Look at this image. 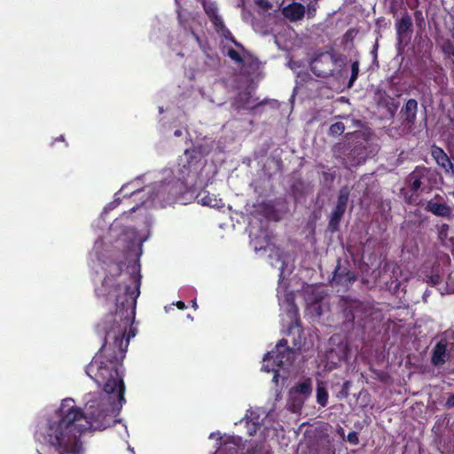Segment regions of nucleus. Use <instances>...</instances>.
Returning <instances> with one entry per match:
<instances>
[{
	"mask_svg": "<svg viewBox=\"0 0 454 454\" xmlns=\"http://www.w3.org/2000/svg\"><path fill=\"white\" fill-rule=\"evenodd\" d=\"M122 262H114L96 289V294L106 300L114 299L115 312L107 314L98 324L97 332L104 342L86 366V373L98 387L101 394L125 401V385L122 361L125 357L130 334L127 330L135 320L137 299L140 294L141 275L137 272L125 275L121 279Z\"/></svg>",
	"mask_w": 454,
	"mask_h": 454,
	"instance_id": "f257e3e1",
	"label": "nucleus"
},
{
	"mask_svg": "<svg viewBox=\"0 0 454 454\" xmlns=\"http://www.w3.org/2000/svg\"><path fill=\"white\" fill-rule=\"evenodd\" d=\"M80 408L74 405L73 399H64L54 415L47 419L44 427L35 433L49 447L59 454H84L81 436Z\"/></svg>",
	"mask_w": 454,
	"mask_h": 454,
	"instance_id": "f03ea898",
	"label": "nucleus"
},
{
	"mask_svg": "<svg viewBox=\"0 0 454 454\" xmlns=\"http://www.w3.org/2000/svg\"><path fill=\"white\" fill-rule=\"evenodd\" d=\"M125 401L109 395L100 394L98 397L89 400L85 406V411L80 409L81 429L85 433L88 430H105L118 421L116 419Z\"/></svg>",
	"mask_w": 454,
	"mask_h": 454,
	"instance_id": "7ed1b4c3",
	"label": "nucleus"
},
{
	"mask_svg": "<svg viewBox=\"0 0 454 454\" xmlns=\"http://www.w3.org/2000/svg\"><path fill=\"white\" fill-rule=\"evenodd\" d=\"M200 160V154L195 149H186L184 158L178 162V176L171 180L162 181L157 189L156 197L165 205H172L189 191L186 178L194 166Z\"/></svg>",
	"mask_w": 454,
	"mask_h": 454,
	"instance_id": "20e7f679",
	"label": "nucleus"
},
{
	"mask_svg": "<svg viewBox=\"0 0 454 454\" xmlns=\"http://www.w3.org/2000/svg\"><path fill=\"white\" fill-rule=\"evenodd\" d=\"M345 56L336 53L333 48L315 55L310 61V69L317 77L326 78L333 75L337 67L345 65Z\"/></svg>",
	"mask_w": 454,
	"mask_h": 454,
	"instance_id": "39448f33",
	"label": "nucleus"
},
{
	"mask_svg": "<svg viewBox=\"0 0 454 454\" xmlns=\"http://www.w3.org/2000/svg\"><path fill=\"white\" fill-rule=\"evenodd\" d=\"M295 359V350L287 345L286 339L280 340L275 348L267 352L263 356V369L270 372H278V368L288 367Z\"/></svg>",
	"mask_w": 454,
	"mask_h": 454,
	"instance_id": "423d86ee",
	"label": "nucleus"
},
{
	"mask_svg": "<svg viewBox=\"0 0 454 454\" xmlns=\"http://www.w3.org/2000/svg\"><path fill=\"white\" fill-rule=\"evenodd\" d=\"M343 316L346 322L353 323L356 320L357 324L365 327L369 317L375 313L374 307L368 301L351 300L348 297L343 298Z\"/></svg>",
	"mask_w": 454,
	"mask_h": 454,
	"instance_id": "0eeeda50",
	"label": "nucleus"
},
{
	"mask_svg": "<svg viewBox=\"0 0 454 454\" xmlns=\"http://www.w3.org/2000/svg\"><path fill=\"white\" fill-rule=\"evenodd\" d=\"M333 151L334 157L341 160L345 168L359 166L366 160L365 147L361 144L351 146L349 144L339 143Z\"/></svg>",
	"mask_w": 454,
	"mask_h": 454,
	"instance_id": "6e6552de",
	"label": "nucleus"
},
{
	"mask_svg": "<svg viewBox=\"0 0 454 454\" xmlns=\"http://www.w3.org/2000/svg\"><path fill=\"white\" fill-rule=\"evenodd\" d=\"M407 182L412 193L431 192L436 183V172L425 166H417L408 176Z\"/></svg>",
	"mask_w": 454,
	"mask_h": 454,
	"instance_id": "1a4fd4ad",
	"label": "nucleus"
},
{
	"mask_svg": "<svg viewBox=\"0 0 454 454\" xmlns=\"http://www.w3.org/2000/svg\"><path fill=\"white\" fill-rule=\"evenodd\" d=\"M350 190L348 186H342L338 192L337 201L330 215L327 229L331 232H336L340 229V223L348 207Z\"/></svg>",
	"mask_w": 454,
	"mask_h": 454,
	"instance_id": "9d476101",
	"label": "nucleus"
},
{
	"mask_svg": "<svg viewBox=\"0 0 454 454\" xmlns=\"http://www.w3.org/2000/svg\"><path fill=\"white\" fill-rule=\"evenodd\" d=\"M449 340L446 337H441L432 350L431 364L434 367H442L450 358L448 350Z\"/></svg>",
	"mask_w": 454,
	"mask_h": 454,
	"instance_id": "9b49d317",
	"label": "nucleus"
},
{
	"mask_svg": "<svg viewBox=\"0 0 454 454\" xmlns=\"http://www.w3.org/2000/svg\"><path fill=\"white\" fill-rule=\"evenodd\" d=\"M356 280L355 272L349 270L346 267H341L340 261H338V265L335 267L333 271V281L336 285L343 286H348Z\"/></svg>",
	"mask_w": 454,
	"mask_h": 454,
	"instance_id": "f8f14e48",
	"label": "nucleus"
},
{
	"mask_svg": "<svg viewBox=\"0 0 454 454\" xmlns=\"http://www.w3.org/2000/svg\"><path fill=\"white\" fill-rule=\"evenodd\" d=\"M424 209L436 216L448 219L452 216V208L445 202H437L431 200L427 202Z\"/></svg>",
	"mask_w": 454,
	"mask_h": 454,
	"instance_id": "ddd939ff",
	"label": "nucleus"
},
{
	"mask_svg": "<svg viewBox=\"0 0 454 454\" xmlns=\"http://www.w3.org/2000/svg\"><path fill=\"white\" fill-rule=\"evenodd\" d=\"M282 14L292 22L301 20L305 14V7L301 3L294 2L282 9Z\"/></svg>",
	"mask_w": 454,
	"mask_h": 454,
	"instance_id": "4468645a",
	"label": "nucleus"
},
{
	"mask_svg": "<svg viewBox=\"0 0 454 454\" xmlns=\"http://www.w3.org/2000/svg\"><path fill=\"white\" fill-rule=\"evenodd\" d=\"M418 113V102L416 99L410 98L408 99L404 106L401 110V114L403 117V121L409 125L412 126L416 122Z\"/></svg>",
	"mask_w": 454,
	"mask_h": 454,
	"instance_id": "2eb2a0df",
	"label": "nucleus"
},
{
	"mask_svg": "<svg viewBox=\"0 0 454 454\" xmlns=\"http://www.w3.org/2000/svg\"><path fill=\"white\" fill-rule=\"evenodd\" d=\"M431 156L435 160L436 164L444 169L445 172L450 171V168L453 167V163L450 160L447 153L443 151L442 148L437 146L436 145H433L431 147Z\"/></svg>",
	"mask_w": 454,
	"mask_h": 454,
	"instance_id": "dca6fc26",
	"label": "nucleus"
},
{
	"mask_svg": "<svg viewBox=\"0 0 454 454\" xmlns=\"http://www.w3.org/2000/svg\"><path fill=\"white\" fill-rule=\"evenodd\" d=\"M412 20L407 12L402 15L401 19L397 20L395 23L396 35L401 41L407 34L411 31Z\"/></svg>",
	"mask_w": 454,
	"mask_h": 454,
	"instance_id": "f3484780",
	"label": "nucleus"
},
{
	"mask_svg": "<svg viewBox=\"0 0 454 454\" xmlns=\"http://www.w3.org/2000/svg\"><path fill=\"white\" fill-rule=\"evenodd\" d=\"M286 301L287 302L288 307H289L286 311V315L291 319L289 328L301 326L299 309L294 302V297L293 296L286 297Z\"/></svg>",
	"mask_w": 454,
	"mask_h": 454,
	"instance_id": "a211bd4d",
	"label": "nucleus"
},
{
	"mask_svg": "<svg viewBox=\"0 0 454 454\" xmlns=\"http://www.w3.org/2000/svg\"><path fill=\"white\" fill-rule=\"evenodd\" d=\"M260 213L267 219L278 221V212L271 201H264L259 205Z\"/></svg>",
	"mask_w": 454,
	"mask_h": 454,
	"instance_id": "6ab92c4d",
	"label": "nucleus"
},
{
	"mask_svg": "<svg viewBox=\"0 0 454 454\" xmlns=\"http://www.w3.org/2000/svg\"><path fill=\"white\" fill-rule=\"evenodd\" d=\"M198 200L203 206H207L211 207H219L222 200L217 198L215 194H210L207 191H202L197 195Z\"/></svg>",
	"mask_w": 454,
	"mask_h": 454,
	"instance_id": "aec40b11",
	"label": "nucleus"
},
{
	"mask_svg": "<svg viewBox=\"0 0 454 454\" xmlns=\"http://www.w3.org/2000/svg\"><path fill=\"white\" fill-rule=\"evenodd\" d=\"M312 391V383L310 379H306L301 382H298L295 384L290 390V394H299L302 395L305 397L309 395Z\"/></svg>",
	"mask_w": 454,
	"mask_h": 454,
	"instance_id": "412c9836",
	"label": "nucleus"
},
{
	"mask_svg": "<svg viewBox=\"0 0 454 454\" xmlns=\"http://www.w3.org/2000/svg\"><path fill=\"white\" fill-rule=\"evenodd\" d=\"M442 52L444 56L454 57V43L450 38L442 39L439 43Z\"/></svg>",
	"mask_w": 454,
	"mask_h": 454,
	"instance_id": "4be33fe9",
	"label": "nucleus"
},
{
	"mask_svg": "<svg viewBox=\"0 0 454 454\" xmlns=\"http://www.w3.org/2000/svg\"><path fill=\"white\" fill-rule=\"evenodd\" d=\"M243 454H270V451L264 450V442H256L250 443L247 450Z\"/></svg>",
	"mask_w": 454,
	"mask_h": 454,
	"instance_id": "5701e85b",
	"label": "nucleus"
},
{
	"mask_svg": "<svg viewBox=\"0 0 454 454\" xmlns=\"http://www.w3.org/2000/svg\"><path fill=\"white\" fill-rule=\"evenodd\" d=\"M204 11L206 14L207 15L208 19L214 18L215 16L218 15L217 13V7L214 3L207 2L204 0L202 2Z\"/></svg>",
	"mask_w": 454,
	"mask_h": 454,
	"instance_id": "b1692460",
	"label": "nucleus"
},
{
	"mask_svg": "<svg viewBox=\"0 0 454 454\" xmlns=\"http://www.w3.org/2000/svg\"><path fill=\"white\" fill-rule=\"evenodd\" d=\"M359 74V61L355 60L351 63V75L348 83V87L350 88L353 86L354 82L358 77Z\"/></svg>",
	"mask_w": 454,
	"mask_h": 454,
	"instance_id": "393cba45",
	"label": "nucleus"
},
{
	"mask_svg": "<svg viewBox=\"0 0 454 454\" xmlns=\"http://www.w3.org/2000/svg\"><path fill=\"white\" fill-rule=\"evenodd\" d=\"M345 131V125L341 121L332 124L329 128V135L333 137L340 136Z\"/></svg>",
	"mask_w": 454,
	"mask_h": 454,
	"instance_id": "a878e982",
	"label": "nucleus"
},
{
	"mask_svg": "<svg viewBox=\"0 0 454 454\" xmlns=\"http://www.w3.org/2000/svg\"><path fill=\"white\" fill-rule=\"evenodd\" d=\"M218 34L221 35L226 40H230L238 48H240L242 51H245L244 46L236 40V38L232 35L231 32L227 27L223 29Z\"/></svg>",
	"mask_w": 454,
	"mask_h": 454,
	"instance_id": "bb28decb",
	"label": "nucleus"
},
{
	"mask_svg": "<svg viewBox=\"0 0 454 454\" xmlns=\"http://www.w3.org/2000/svg\"><path fill=\"white\" fill-rule=\"evenodd\" d=\"M328 401V393L325 388L318 387L317 389V402L321 406L325 407Z\"/></svg>",
	"mask_w": 454,
	"mask_h": 454,
	"instance_id": "cd10ccee",
	"label": "nucleus"
},
{
	"mask_svg": "<svg viewBox=\"0 0 454 454\" xmlns=\"http://www.w3.org/2000/svg\"><path fill=\"white\" fill-rule=\"evenodd\" d=\"M225 55H227L231 60H233L235 63L239 65L244 64V59L241 57V55L233 48H228L226 50V52H224Z\"/></svg>",
	"mask_w": 454,
	"mask_h": 454,
	"instance_id": "c85d7f7f",
	"label": "nucleus"
},
{
	"mask_svg": "<svg viewBox=\"0 0 454 454\" xmlns=\"http://www.w3.org/2000/svg\"><path fill=\"white\" fill-rule=\"evenodd\" d=\"M209 20L212 22L214 28L217 33H220L223 29L226 27L222 17L219 14Z\"/></svg>",
	"mask_w": 454,
	"mask_h": 454,
	"instance_id": "c756f323",
	"label": "nucleus"
},
{
	"mask_svg": "<svg viewBox=\"0 0 454 454\" xmlns=\"http://www.w3.org/2000/svg\"><path fill=\"white\" fill-rule=\"evenodd\" d=\"M403 0H391L389 3V11L395 17L398 12L402 9Z\"/></svg>",
	"mask_w": 454,
	"mask_h": 454,
	"instance_id": "7c9ffc66",
	"label": "nucleus"
},
{
	"mask_svg": "<svg viewBox=\"0 0 454 454\" xmlns=\"http://www.w3.org/2000/svg\"><path fill=\"white\" fill-rule=\"evenodd\" d=\"M442 281V277L438 273L427 276V283L432 286L441 284Z\"/></svg>",
	"mask_w": 454,
	"mask_h": 454,
	"instance_id": "2f4dec72",
	"label": "nucleus"
},
{
	"mask_svg": "<svg viewBox=\"0 0 454 454\" xmlns=\"http://www.w3.org/2000/svg\"><path fill=\"white\" fill-rule=\"evenodd\" d=\"M347 441L353 445H357L359 443L357 433L355 431L348 433Z\"/></svg>",
	"mask_w": 454,
	"mask_h": 454,
	"instance_id": "473e14b6",
	"label": "nucleus"
},
{
	"mask_svg": "<svg viewBox=\"0 0 454 454\" xmlns=\"http://www.w3.org/2000/svg\"><path fill=\"white\" fill-rule=\"evenodd\" d=\"M322 175L325 182L333 183L335 179V173L324 171Z\"/></svg>",
	"mask_w": 454,
	"mask_h": 454,
	"instance_id": "72a5a7b5",
	"label": "nucleus"
},
{
	"mask_svg": "<svg viewBox=\"0 0 454 454\" xmlns=\"http://www.w3.org/2000/svg\"><path fill=\"white\" fill-rule=\"evenodd\" d=\"M444 405L448 409H450V408L454 407V393L450 394L448 396Z\"/></svg>",
	"mask_w": 454,
	"mask_h": 454,
	"instance_id": "f704fd0d",
	"label": "nucleus"
},
{
	"mask_svg": "<svg viewBox=\"0 0 454 454\" xmlns=\"http://www.w3.org/2000/svg\"><path fill=\"white\" fill-rule=\"evenodd\" d=\"M378 94L380 95V104H387L385 101L387 98H389L385 91H378Z\"/></svg>",
	"mask_w": 454,
	"mask_h": 454,
	"instance_id": "c9c22d12",
	"label": "nucleus"
},
{
	"mask_svg": "<svg viewBox=\"0 0 454 454\" xmlns=\"http://www.w3.org/2000/svg\"><path fill=\"white\" fill-rule=\"evenodd\" d=\"M176 307H177L179 309H182V310H183V309H186V305H185V303H184V301H178L176 302Z\"/></svg>",
	"mask_w": 454,
	"mask_h": 454,
	"instance_id": "e433bc0d",
	"label": "nucleus"
},
{
	"mask_svg": "<svg viewBox=\"0 0 454 454\" xmlns=\"http://www.w3.org/2000/svg\"><path fill=\"white\" fill-rule=\"evenodd\" d=\"M206 55H207V57L211 61H213V62H215V63H217V62H218V60H219L216 55H215V56H211V55H210V54H208V53H207Z\"/></svg>",
	"mask_w": 454,
	"mask_h": 454,
	"instance_id": "4c0bfd02",
	"label": "nucleus"
},
{
	"mask_svg": "<svg viewBox=\"0 0 454 454\" xmlns=\"http://www.w3.org/2000/svg\"><path fill=\"white\" fill-rule=\"evenodd\" d=\"M449 31L450 33L451 38L454 40V24L450 25Z\"/></svg>",
	"mask_w": 454,
	"mask_h": 454,
	"instance_id": "58836bf2",
	"label": "nucleus"
},
{
	"mask_svg": "<svg viewBox=\"0 0 454 454\" xmlns=\"http://www.w3.org/2000/svg\"><path fill=\"white\" fill-rule=\"evenodd\" d=\"M55 141H61V142H65V139H64V136L60 135L59 137H58Z\"/></svg>",
	"mask_w": 454,
	"mask_h": 454,
	"instance_id": "ea45409f",
	"label": "nucleus"
},
{
	"mask_svg": "<svg viewBox=\"0 0 454 454\" xmlns=\"http://www.w3.org/2000/svg\"><path fill=\"white\" fill-rule=\"evenodd\" d=\"M193 37L196 39V41L200 42V36L198 35V34H196L195 32H192Z\"/></svg>",
	"mask_w": 454,
	"mask_h": 454,
	"instance_id": "a19ab883",
	"label": "nucleus"
},
{
	"mask_svg": "<svg viewBox=\"0 0 454 454\" xmlns=\"http://www.w3.org/2000/svg\"><path fill=\"white\" fill-rule=\"evenodd\" d=\"M174 135H175L176 137H180V136L182 135V131H181V130H179V129H176V130L174 132Z\"/></svg>",
	"mask_w": 454,
	"mask_h": 454,
	"instance_id": "79ce46f5",
	"label": "nucleus"
},
{
	"mask_svg": "<svg viewBox=\"0 0 454 454\" xmlns=\"http://www.w3.org/2000/svg\"><path fill=\"white\" fill-rule=\"evenodd\" d=\"M192 308H193L194 309H198V304H197L196 300H193V301H192Z\"/></svg>",
	"mask_w": 454,
	"mask_h": 454,
	"instance_id": "37998d69",
	"label": "nucleus"
},
{
	"mask_svg": "<svg viewBox=\"0 0 454 454\" xmlns=\"http://www.w3.org/2000/svg\"><path fill=\"white\" fill-rule=\"evenodd\" d=\"M257 4L259 5H264V4H266V3L264 1H262V0H260V1H257Z\"/></svg>",
	"mask_w": 454,
	"mask_h": 454,
	"instance_id": "c03bdc74",
	"label": "nucleus"
},
{
	"mask_svg": "<svg viewBox=\"0 0 454 454\" xmlns=\"http://www.w3.org/2000/svg\"><path fill=\"white\" fill-rule=\"evenodd\" d=\"M325 454H334V452H333V451H332L330 449H328V450L325 452Z\"/></svg>",
	"mask_w": 454,
	"mask_h": 454,
	"instance_id": "a18cd8bd",
	"label": "nucleus"
},
{
	"mask_svg": "<svg viewBox=\"0 0 454 454\" xmlns=\"http://www.w3.org/2000/svg\"><path fill=\"white\" fill-rule=\"evenodd\" d=\"M435 199H439V200H443L442 197L440 195V194H436L435 195Z\"/></svg>",
	"mask_w": 454,
	"mask_h": 454,
	"instance_id": "49530a36",
	"label": "nucleus"
},
{
	"mask_svg": "<svg viewBox=\"0 0 454 454\" xmlns=\"http://www.w3.org/2000/svg\"><path fill=\"white\" fill-rule=\"evenodd\" d=\"M450 170H451V174H452V176H454V165L452 168H450Z\"/></svg>",
	"mask_w": 454,
	"mask_h": 454,
	"instance_id": "de8ad7c7",
	"label": "nucleus"
},
{
	"mask_svg": "<svg viewBox=\"0 0 454 454\" xmlns=\"http://www.w3.org/2000/svg\"><path fill=\"white\" fill-rule=\"evenodd\" d=\"M313 12H316V9H313V11L309 10V12H308L309 16L310 15V13H313Z\"/></svg>",
	"mask_w": 454,
	"mask_h": 454,
	"instance_id": "09e8293b",
	"label": "nucleus"
},
{
	"mask_svg": "<svg viewBox=\"0 0 454 454\" xmlns=\"http://www.w3.org/2000/svg\"><path fill=\"white\" fill-rule=\"evenodd\" d=\"M313 12H316V9H313V11L309 10V12H308L309 16L310 15V13H313Z\"/></svg>",
	"mask_w": 454,
	"mask_h": 454,
	"instance_id": "8fccbe9b",
	"label": "nucleus"
},
{
	"mask_svg": "<svg viewBox=\"0 0 454 454\" xmlns=\"http://www.w3.org/2000/svg\"><path fill=\"white\" fill-rule=\"evenodd\" d=\"M313 12H316V9H313V11L309 10V12H308L309 16L310 15V13H313Z\"/></svg>",
	"mask_w": 454,
	"mask_h": 454,
	"instance_id": "3c124183",
	"label": "nucleus"
},
{
	"mask_svg": "<svg viewBox=\"0 0 454 454\" xmlns=\"http://www.w3.org/2000/svg\"><path fill=\"white\" fill-rule=\"evenodd\" d=\"M450 17H451V19H452V22H451V24H454V16H450Z\"/></svg>",
	"mask_w": 454,
	"mask_h": 454,
	"instance_id": "603ef678",
	"label": "nucleus"
}]
</instances>
